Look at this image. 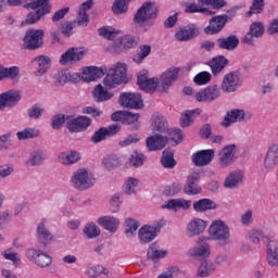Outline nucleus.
Here are the masks:
<instances>
[{"mask_svg":"<svg viewBox=\"0 0 278 278\" xmlns=\"http://www.w3.org/2000/svg\"><path fill=\"white\" fill-rule=\"evenodd\" d=\"M99 35L106 40H114V46L119 51H129L138 47V38L134 35H124L123 31L113 27H102L99 29Z\"/></svg>","mask_w":278,"mask_h":278,"instance_id":"1","label":"nucleus"},{"mask_svg":"<svg viewBox=\"0 0 278 278\" xmlns=\"http://www.w3.org/2000/svg\"><path fill=\"white\" fill-rule=\"evenodd\" d=\"M70 184L74 190L86 192L97 185V176L94 172L88 167H79L74 170L70 177Z\"/></svg>","mask_w":278,"mask_h":278,"instance_id":"2","label":"nucleus"},{"mask_svg":"<svg viewBox=\"0 0 278 278\" xmlns=\"http://www.w3.org/2000/svg\"><path fill=\"white\" fill-rule=\"evenodd\" d=\"M208 236L211 240L218 242L220 247H227V244H231V230L227 223L222 219H215L212 222L208 227Z\"/></svg>","mask_w":278,"mask_h":278,"instance_id":"3","label":"nucleus"},{"mask_svg":"<svg viewBox=\"0 0 278 278\" xmlns=\"http://www.w3.org/2000/svg\"><path fill=\"white\" fill-rule=\"evenodd\" d=\"M127 77V65L125 63H117L109 70V73L103 79L104 86L106 88H116L125 81Z\"/></svg>","mask_w":278,"mask_h":278,"instance_id":"4","label":"nucleus"},{"mask_svg":"<svg viewBox=\"0 0 278 278\" xmlns=\"http://www.w3.org/2000/svg\"><path fill=\"white\" fill-rule=\"evenodd\" d=\"M28 8H30L33 11L26 16L25 23L27 25L38 23L42 16L51 12V4H49V0H35L28 3Z\"/></svg>","mask_w":278,"mask_h":278,"instance_id":"5","label":"nucleus"},{"mask_svg":"<svg viewBox=\"0 0 278 278\" xmlns=\"http://www.w3.org/2000/svg\"><path fill=\"white\" fill-rule=\"evenodd\" d=\"M157 16V7L154 2H144L135 14L134 21L139 27H142L147 21Z\"/></svg>","mask_w":278,"mask_h":278,"instance_id":"6","label":"nucleus"},{"mask_svg":"<svg viewBox=\"0 0 278 278\" xmlns=\"http://www.w3.org/2000/svg\"><path fill=\"white\" fill-rule=\"evenodd\" d=\"M42 38H45V30L42 29H28L23 38L25 49L36 51L42 47Z\"/></svg>","mask_w":278,"mask_h":278,"instance_id":"7","label":"nucleus"},{"mask_svg":"<svg viewBox=\"0 0 278 278\" xmlns=\"http://www.w3.org/2000/svg\"><path fill=\"white\" fill-rule=\"evenodd\" d=\"M251 118V113L245 112L242 109H231L226 112L224 119L220 122V126L226 129L231 127V125H236V123H244V121H249Z\"/></svg>","mask_w":278,"mask_h":278,"instance_id":"8","label":"nucleus"},{"mask_svg":"<svg viewBox=\"0 0 278 278\" xmlns=\"http://www.w3.org/2000/svg\"><path fill=\"white\" fill-rule=\"evenodd\" d=\"M86 53H88L86 48H70L60 56L59 64H61V66L77 64V62H81V60H84V55H86Z\"/></svg>","mask_w":278,"mask_h":278,"instance_id":"9","label":"nucleus"},{"mask_svg":"<svg viewBox=\"0 0 278 278\" xmlns=\"http://www.w3.org/2000/svg\"><path fill=\"white\" fill-rule=\"evenodd\" d=\"M205 240H210L207 237H199L195 240L197 247H193L188 250L187 255L189 257H203L204 260L212 255V245L205 242Z\"/></svg>","mask_w":278,"mask_h":278,"instance_id":"10","label":"nucleus"},{"mask_svg":"<svg viewBox=\"0 0 278 278\" xmlns=\"http://www.w3.org/2000/svg\"><path fill=\"white\" fill-rule=\"evenodd\" d=\"M242 86V76L238 72L226 74L222 81L223 92H236Z\"/></svg>","mask_w":278,"mask_h":278,"instance_id":"11","label":"nucleus"},{"mask_svg":"<svg viewBox=\"0 0 278 278\" xmlns=\"http://www.w3.org/2000/svg\"><path fill=\"white\" fill-rule=\"evenodd\" d=\"M220 94V87H218V85H211L198 91V93H195V100H198L199 103H213V101L219 99Z\"/></svg>","mask_w":278,"mask_h":278,"instance_id":"12","label":"nucleus"},{"mask_svg":"<svg viewBox=\"0 0 278 278\" xmlns=\"http://www.w3.org/2000/svg\"><path fill=\"white\" fill-rule=\"evenodd\" d=\"M119 104L129 110H140L143 108L142 96L140 93L124 92L119 96Z\"/></svg>","mask_w":278,"mask_h":278,"instance_id":"13","label":"nucleus"},{"mask_svg":"<svg viewBox=\"0 0 278 278\" xmlns=\"http://www.w3.org/2000/svg\"><path fill=\"white\" fill-rule=\"evenodd\" d=\"M278 166V143L273 142L268 147L264 160H263V168L265 170H275Z\"/></svg>","mask_w":278,"mask_h":278,"instance_id":"14","label":"nucleus"},{"mask_svg":"<svg viewBox=\"0 0 278 278\" xmlns=\"http://www.w3.org/2000/svg\"><path fill=\"white\" fill-rule=\"evenodd\" d=\"M199 27L194 24H188L187 26L179 27L175 31V40L178 42H188L199 36Z\"/></svg>","mask_w":278,"mask_h":278,"instance_id":"15","label":"nucleus"},{"mask_svg":"<svg viewBox=\"0 0 278 278\" xmlns=\"http://www.w3.org/2000/svg\"><path fill=\"white\" fill-rule=\"evenodd\" d=\"M90 125H92V119L84 115L71 118L66 123V127L72 134H79L81 131H86V129H88Z\"/></svg>","mask_w":278,"mask_h":278,"instance_id":"16","label":"nucleus"},{"mask_svg":"<svg viewBox=\"0 0 278 278\" xmlns=\"http://www.w3.org/2000/svg\"><path fill=\"white\" fill-rule=\"evenodd\" d=\"M199 179H201V174L199 172H193L187 177V181L184 187L185 194L189 197H194L201 194V185H199Z\"/></svg>","mask_w":278,"mask_h":278,"instance_id":"17","label":"nucleus"},{"mask_svg":"<svg viewBox=\"0 0 278 278\" xmlns=\"http://www.w3.org/2000/svg\"><path fill=\"white\" fill-rule=\"evenodd\" d=\"M21 101V91L16 89H10L0 93V110L5 108H14Z\"/></svg>","mask_w":278,"mask_h":278,"instance_id":"18","label":"nucleus"},{"mask_svg":"<svg viewBox=\"0 0 278 278\" xmlns=\"http://www.w3.org/2000/svg\"><path fill=\"white\" fill-rule=\"evenodd\" d=\"M157 233H160V226L144 225L138 231V240L140 244H149L153 242L154 238H157Z\"/></svg>","mask_w":278,"mask_h":278,"instance_id":"19","label":"nucleus"},{"mask_svg":"<svg viewBox=\"0 0 278 278\" xmlns=\"http://www.w3.org/2000/svg\"><path fill=\"white\" fill-rule=\"evenodd\" d=\"M236 160V144L224 147L218 153V165L220 168H228Z\"/></svg>","mask_w":278,"mask_h":278,"instance_id":"20","label":"nucleus"},{"mask_svg":"<svg viewBox=\"0 0 278 278\" xmlns=\"http://www.w3.org/2000/svg\"><path fill=\"white\" fill-rule=\"evenodd\" d=\"M214 155H216L214 149L200 150L192 154L191 160L194 166H207L208 164H212Z\"/></svg>","mask_w":278,"mask_h":278,"instance_id":"21","label":"nucleus"},{"mask_svg":"<svg viewBox=\"0 0 278 278\" xmlns=\"http://www.w3.org/2000/svg\"><path fill=\"white\" fill-rule=\"evenodd\" d=\"M137 84L140 90H143L144 92H155L157 86H160V80L155 77L149 78L147 73H142L138 75Z\"/></svg>","mask_w":278,"mask_h":278,"instance_id":"22","label":"nucleus"},{"mask_svg":"<svg viewBox=\"0 0 278 278\" xmlns=\"http://www.w3.org/2000/svg\"><path fill=\"white\" fill-rule=\"evenodd\" d=\"M250 241L253 242V244H260V241L262 242H268L275 238V232L268 228L263 229H253L249 235Z\"/></svg>","mask_w":278,"mask_h":278,"instance_id":"23","label":"nucleus"},{"mask_svg":"<svg viewBox=\"0 0 278 278\" xmlns=\"http://www.w3.org/2000/svg\"><path fill=\"white\" fill-rule=\"evenodd\" d=\"M242 181H244V170L235 169L226 176L224 180V188L235 190V188H238Z\"/></svg>","mask_w":278,"mask_h":278,"instance_id":"24","label":"nucleus"},{"mask_svg":"<svg viewBox=\"0 0 278 278\" xmlns=\"http://www.w3.org/2000/svg\"><path fill=\"white\" fill-rule=\"evenodd\" d=\"M205 229H207V222L199 217L191 219L187 225V233L190 238L201 236L205 232Z\"/></svg>","mask_w":278,"mask_h":278,"instance_id":"25","label":"nucleus"},{"mask_svg":"<svg viewBox=\"0 0 278 278\" xmlns=\"http://www.w3.org/2000/svg\"><path fill=\"white\" fill-rule=\"evenodd\" d=\"M58 161L63 166H73V164L81 161V153L77 152V150L63 151L59 153Z\"/></svg>","mask_w":278,"mask_h":278,"instance_id":"26","label":"nucleus"},{"mask_svg":"<svg viewBox=\"0 0 278 278\" xmlns=\"http://www.w3.org/2000/svg\"><path fill=\"white\" fill-rule=\"evenodd\" d=\"M118 131H121V126H118V124L111 125L108 128H100L91 137V142L97 144L98 142L105 140V138L115 136V134H118Z\"/></svg>","mask_w":278,"mask_h":278,"instance_id":"27","label":"nucleus"},{"mask_svg":"<svg viewBox=\"0 0 278 278\" xmlns=\"http://www.w3.org/2000/svg\"><path fill=\"white\" fill-rule=\"evenodd\" d=\"M192 201L184 198L172 199L162 204V210H172L173 212H179V210H190Z\"/></svg>","mask_w":278,"mask_h":278,"instance_id":"28","label":"nucleus"},{"mask_svg":"<svg viewBox=\"0 0 278 278\" xmlns=\"http://www.w3.org/2000/svg\"><path fill=\"white\" fill-rule=\"evenodd\" d=\"M266 261L271 268L278 266V240L275 237L267 243Z\"/></svg>","mask_w":278,"mask_h":278,"instance_id":"29","label":"nucleus"},{"mask_svg":"<svg viewBox=\"0 0 278 278\" xmlns=\"http://www.w3.org/2000/svg\"><path fill=\"white\" fill-rule=\"evenodd\" d=\"M97 223L110 233H116L118 227H121V220L117 217L110 215L99 217Z\"/></svg>","mask_w":278,"mask_h":278,"instance_id":"30","label":"nucleus"},{"mask_svg":"<svg viewBox=\"0 0 278 278\" xmlns=\"http://www.w3.org/2000/svg\"><path fill=\"white\" fill-rule=\"evenodd\" d=\"M168 144V137L162 135H153L147 138L148 151H162Z\"/></svg>","mask_w":278,"mask_h":278,"instance_id":"31","label":"nucleus"},{"mask_svg":"<svg viewBox=\"0 0 278 278\" xmlns=\"http://www.w3.org/2000/svg\"><path fill=\"white\" fill-rule=\"evenodd\" d=\"M105 75V70L103 67H85L81 72V79L84 81H97V79H101Z\"/></svg>","mask_w":278,"mask_h":278,"instance_id":"32","label":"nucleus"},{"mask_svg":"<svg viewBox=\"0 0 278 278\" xmlns=\"http://www.w3.org/2000/svg\"><path fill=\"white\" fill-rule=\"evenodd\" d=\"M179 71H181L179 67H169L167 71H165L159 80V84L162 86V88H169L173 85V81L177 79Z\"/></svg>","mask_w":278,"mask_h":278,"instance_id":"33","label":"nucleus"},{"mask_svg":"<svg viewBox=\"0 0 278 278\" xmlns=\"http://www.w3.org/2000/svg\"><path fill=\"white\" fill-rule=\"evenodd\" d=\"M49 219H41L37 225V238L42 244H49L53 240V235L47 229Z\"/></svg>","mask_w":278,"mask_h":278,"instance_id":"34","label":"nucleus"},{"mask_svg":"<svg viewBox=\"0 0 278 278\" xmlns=\"http://www.w3.org/2000/svg\"><path fill=\"white\" fill-rule=\"evenodd\" d=\"M225 25H227V15H217L210 21V25L205 28V34H218Z\"/></svg>","mask_w":278,"mask_h":278,"instance_id":"35","label":"nucleus"},{"mask_svg":"<svg viewBox=\"0 0 278 278\" xmlns=\"http://www.w3.org/2000/svg\"><path fill=\"white\" fill-rule=\"evenodd\" d=\"M168 255V250L160 247V243L153 242L149 245L148 257L152 262H159V260H164Z\"/></svg>","mask_w":278,"mask_h":278,"instance_id":"36","label":"nucleus"},{"mask_svg":"<svg viewBox=\"0 0 278 278\" xmlns=\"http://www.w3.org/2000/svg\"><path fill=\"white\" fill-rule=\"evenodd\" d=\"M93 5L94 1L92 0H87L80 5L77 16V24L80 25V27L88 25V10H91Z\"/></svg>","mask_w":278,"mask_h":278,"instance_id":"37","label":"nucleus"},{"mask_svg":"<svg viewBox=\"0 0 278 278\" xmlns=\"http://www.w3.org/2000/svg\"><path fill=\"white\" fill-rule=\"evenodd\" d=\"M3 79H11V81H18L21 79V68H18V66H11V67L0 66V81Z\"/></svg>","mask_w":278,"mask_h":278,"instance_id":"38","label":"nucleus"},{"mask_svg":"<svg viewBox=\"0 0 278 278\" xmlns=\"http://www.w3.org/2000/svg\"><path fill=\"white\" fill-rule=\"evenodd\" d=\"M152 130L159 131V134H166L168 131V122L164 115L156 113L152 116Z\"/></svg>","mask_w":278,"mask_h":278,"instance_id":"39","label":"nucleus"},{"mask_svg":"<svg viewBox=\"0 0 278 278\" xmlns=\"http://www.w3.org/2000/svg\"><path fill=\"white\" fill-rule=\"evenodd\" d=\"M33 62L37 64V77H40V75H45V73H47V71L51 68V58L47 55H38L33 60Z\"/></svg>","mask_w":278,"mask_h":278,"instance_id":"40","label":"nucleus"},{"mask_svg":"<svg viewBox=\"0 0 278 278\" xmlns=\"http://www.w3.org/2000/svg\"><path fill=\"white\" fill-rule=\"evenodd\" d=\"M47 160V154L42 150H34L29 153L28 160L26 162L27 166H42Z\"/></svg>","mask_w":278,"mask_h":278,"instance_id":"41","label":"nucleus"},{"mask_svg":"<svg viewBox=\"0 0 278 278\" xmlns=\"http://www.w3.org/2000/svg\"><path fill=\"white\" fill-rule=\"evenodd\" d=\"M216 271V264L210 260H204L201 262L198 268V277H210V275H214Z\"/></svg>","mask_w":278,"mask_h":278,"instance_id":"42","label":"nucleus"},{"mask_svg":"<svg viewBox=\"0 0 278 278\" xmlns=\"http://www.w3.org/2000/svg\"><path fill=\"white\" fill-rule=\"evenodd\" d=\"M217 45L219 49H226L227 51H233L238 45H240V40L236 35H231L227 38H219L217 40Z\"/></svg>","mask_w":278,"mask_h":278,"instance_id":"43","label":"nucleus"},{"mask_svg":"<svg viewBox=\"0 0 278 278\" xmlns=\"http://www.w3.org/2000/svg\"><path fill=\"white\" fill-rule=\"evenodd\" d=\"M149 55H151V45H141L137 53L132 56V62H135V64H142Z\"/></svg>","mask_w":278,"mask_h":278,"instance_id":"44","label":"nucleus"},{"mask_svg":"<svg viewBox=\"0 0 278 278\" xmlns=\"http://www.w3.org/2000/svg\"><path fill=\"white\" fill-rule=\"evenodd\" d=\"M139 184H140V180H138V178L136 177L130 176L126 178L123 186L124 194H128L129 197H131L132 194H136Z\"/></svg>","mask_w":278,"mask_h":278,"instance_id":"45","label":"nucleus"},{"mask_svg":"<svg viewBox=\"0 0 278 278\" xmlns=\"http://www.w3.org/2000/svg\"><path fill=\"white\" fill-rule=\"evenodd\" d=\"M201 114V109L187 110L181 114L180 125L182 127H190L194 121V116Z\"/></svg>","mask_w":278,"mask_h":278,"instance_id":"46","label":"nucleus"},{"mask_svg":"<svg viewBox=\"0 0 278 278\" xmlns=\"http://www.w3.org/2000/svg\"><path fill=\"white\" fill-rule=\"evenodd\" d=\"M114 94L108 90L101 85L96 86L93 89V98L98 103H101L103 101H110Z\"/></svg>","mask_w":278,"mask_h":278,"instance_id":"47","label":"nucleus"},{"mask_svg":"<svg viewBox=\"0 0 278 278\" xmlns=\"http://www.w3.org/2000/svg\"><path fill=\"white\" fill-rule=\"evenodd\" d=\"M217 205L210 199H201L193 203L194 212H207V210H216Z\"/></svg>","mask_w":278,"mask_h":278,"instance_id":"48","label":"nucleus"},{"mask_svg":"<svg viewBox=\"0 0 278 278\" xmlns=\"http://www.w3.org/2000/svg\"><path fill=\"white\" fill-rule=\"evenodd\" d=\"M208 66L211 67L213 75H218V73L227 66V59H225V56H216L210 61Z\"/></svg>","mask_w":278,"mask_h":278,"instance_id":"49","label":"nucleus"},{"mask_svg":"<svg viewBox=\"0 0 278 278\" xmlns=\"http://www.w3.org/2000/svg\"><path fill=\"white\" fill-rule=\"evenodd\" d=\"M52 79L54 86H65L68 84V72L64 68L56 70L52 73Z\"/></svg>","mask_w":278,"mask_h":278,"instance_id":"50","label":"nucleus"},{"mask_svg":"<svg viewBox=\"0 0 278 278\" xmlns=\"http://www.w3.org/2000/svg\"><path fill=\"white\" fill-rule=\"evenodd\" d=\"M161 164L163 168L167 169H173L175 166H177V161H175V153H173V151H163Z\"/></svg>","mask_w":278,"mask_h":278,"instance_id":"51","label":"nucleus"},{"mask_svg":"<svg viewBox=\"0 0 278 278\" xmlns=\"http://www.w3.org/2000/svg\"><path fill=\"white\" fill-rule=\"evenodd\" d=\"M4 260L12 262L13 266H21V254L14 251V248L5 249L1 252Z\"/></svg>","mask_w":278,"mask_h":278,"instance_id":"52","label":"nucleus"},{"mask_svg":"<svg viewBox=\"0 0 278 278\" xmlns=\"http://www.w3.org/2000/svg\"><path fill=\"white\" fill-rule=\"evenodd\" d=\"M109 205L112 214H118L123 205V195L121 193H114L109 201Z\"/></svg>","mask_w":278,"mask_h":278,"instance_id":"53","label":"nucleus"},{"mask_svg":"<svg viewBox=\"0 0 278 278\" xmlns=\"http://www.w3.org/2000/svg\"><path fill=\"white\" fill-rule=\"evenodd\" d=\"M102 166H104L106 170H113V168L121 166V159L116 154L105 156L102 160Z\"/></svg>","mask_w":278,"mask_h":278,"instance_id":"54","label":"nucleus"},{"mask_svg":"<svg viewBox=\"0 0 278 278\" xmlns=\"http://www.w3.org/2000/svg\"><path fill=\"white\" fill-rule=\"evenodd\" d=\"M17 140H29V138H38L40 136V131L36 128H24L16 132Z\"/></svg>","mask_w":278,"mask_h":278,"instance_id":"55","label":"nucleus"},{"mask_svg":"<svg viewBox=\"0 0 278 278\" xmlns=\"http://www.w3.org/2000/svg\"><path fill=\"white\" fill-rule=\"evenodd\" d=\"M84 233L89 238V240H92L93 238H99L101 236V228L97 226L94 223H88L84 228Z\"/></svg>","mask_w":278,"mask_h":278,"instance_id":"56","label":"nucleus"},{"mask_svg":"<svg viewBox=\"0 0 278 278\" xmlns=\"http://www.w3.org/2000/svg\"><path fill=\"white\" fill-rule=\"evenodd\" d=\"M125 233L127 236V238H131L132 236L136 235V231H138V227H140V224H138V220L134 219V218H127L125 220Z\"/></svg>","mask_w":278,"mask_h":278,"instance_id":"57","label":"nucleus"},{"mask_svg":"<svg viewBox=\"0 0 278 278\" xmlns=\"http://www.w3.org/2000/svg\"><path fill=\"white\" fill-rule=\"evenodd\" d=\"M53 263V258L45 252L41 251L39 256L37 257V261H35V265L39 266V268H49L51 264Z\"/></svg>","mask_w":278,"mask_h":278,"instance_id":"58","label":"nucleus"},{"mask_svg":"<svg viewBox=\"0 0 278 278\" xmlns=\"http://www.w3.org/2000/svg\"><path fill=\"white\" fill-rule=\"evenodd\" d=\"M128 162L130 166H134L135 168H140V166H143L144 164V154L135 151L130 154Z\"/></svg>","mask_w":278,"mask_h":278,"instance_id":"59","label":"nucleus"},{"mask_svg":"<svg viewBox=\"0 0 278 278\" xmlns=\"http://www.w3.org/2000/svg\"><path fill=\"white\" fill-rule=\"evenodd\" d=\"M87 275L89 277H99L100 275H110V269L105 268L103 265H94L87 269Z\"/></svg>","mask_w":278,"mask_h":278,"instance_id":"60","label":"nucleus"},{"mask_svg":"<svg viewBox=\"0 0 278 278\" xmlns=\"http://www.w3.org/2000/svg\"><path fill=\"white\" fill-rule=\"evenodd\" d=\"M193 81L198 86H205L212 81V74H210V72H200L194 76Z\"/></svg>","mask_w":278,"mask_h":278,"instance_id":"61","label":"nucleus"},{"mask_svg":"<svg viewBox=\"0 0 278 278\" xmlns=\"http://www.w3.org/2000/svg\"><path fill=\"white\" fill-rule=\"evenodd\" d=\"M27 114L29 118H33L34 121H38L42 114H45V109L40 104H35L30 109H28Z\"/></svg>","mask_w":278,"mask_h":278,"instance_id":"62","label":"nucleus"},{"mask_svg":"<svg viewBox=\"0 0 278 278\" xmlns=\"http://www.w3.org/2000/svg\"><path fill=\"white\" fill-rule=\"evenodd\" d=\"M264 24L262 22H253L250 25V31L255 36V38H262L264 36Z\"/></svg>","mask_w":278,"mask_h":278,"instance_id":"63","label":"nucleus"},{"mask_svg":"<svg viewBox=\"0 0 278 278\" xmlns=\"http://www.w3.org/2000/svg\"><path fill=\"white\" fill-rule=\"evenodd\" d=\"M12 147V134L7 132L0 136V151H8Z\"/></svg>","mask_w":278,"mask_h":278,"instance_id":"64","label":"nucleus"}]
</instances>
